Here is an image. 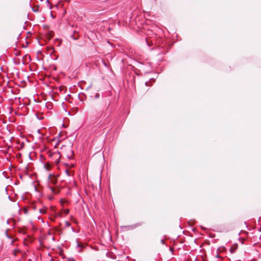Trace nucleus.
Instances as JSON below:
<instances>
[{
  "instance_id": "nucleus-7",
  "label": "nucleus",
  "mask_w": 261,
  "mask_h": 261,
  "mask_svg": "<svg viewBox=\"0 0 261 261\" xmlns=\"http://www.w3.org/2000/svg\"><path fill=\"white\" fill-rule=\"evenodd\" d=\"M40 211L41 213H44L45 211L44 210H42L40 209Z\"/></svg>"
},
{
  "instance_id": "nucleus-6",
  "label": "nucleus",
  "mask_w": 261,
  "mask_h": 261,
  "mask_svg": "<svg viewBox=\"0 0 261 261\" xmlns=\"http://www.w3.org/2000/svg\"><path fill=\"white\" fill-rule=\"evenodd\" d=\"M18 251H19V250H14V255H16V254L17 252H18Z\"/></svg>"
},
{
  "instance_id": "nucleus-9",
  "label": "nucleus",
  "mask_w": 261,
  "mask_h": 261,
  "mask_svg": "<svg viewBox=\"0 0 261 261\" xmlns=\"http://www.w3.org/2000/svg\"><path fill=\"white\" fill-rule=\"evenodd\" d=\"M50 189H51V190H52V191L53 190V188L51 186H50Z\"/></svg>"
},
{
  "instance_id": "nucleus-8",
  "label": "nucleus",
  "mask_w": 261,
  "mask_h": 261,
  "mask_svg": "<svg viewBox=\"0 0 261 261\" xmlns=\"http://www.w3.org/2000/svg\"><path fill=\"white\" fill-rule=\"evenodd\" d=\"M24 211L25 214L27 213V210L26 209H24Z\"/></svg>"
},
{
  "instance_id": "nucleus-1",
  "label": "nucleus",
  "mask_w": 261,
  "mask_h": 261,
  "mask_svg": "<svg viewBox=\"0 0 261 261\" xmlns=\"http://www.w3.org/2000/svg\"><path fill=\"white\" fill-rule=\"evenodd\" d=\"M48 155L55 163L58 164L60 162L61 155L59 152L49 151L48 152Z\"/></svg>"
},
{
  "instance_id": "nucleus-4",
  "label": "nucleus",
  "mask_w": 261,
  "mask_h": 261,
  "mask_svg": "<svg viewBox=\"0 0 261 261\" xmlns=\"http://www.w3.org/2000/svg\"><path fill=\"white\" fill-rule=\"evenodd\" d=\"M69 213V209H64V210H62V213L64 214H65L66 215L68 214Z\"/></svg>"
},
{
  "instance_id": "nucleus-2",
  "label": "nucleus",
  "mask_w": 261,
  "mask_h": 261,
  "mask_svg": "<svg viewBox=\"0 0 261 261\" xmlns=\"http://www.w3.org/2000/svg\"><path fill=\"white\" fill-rule=\"evenodd\" d=\"M238 249V245L237 244H233L230 248V251L231 253H234L237 249Z\"/></svg>"
},
{
  "instance_id": "nucleus-3",
  "label": "nucleus",
  "mask_w": 261,
  "mask_h": 261,
  "mask_svg": "<svg viewBox=\"0 0 261 261\" xmlns=\"http://www.w3.org/2000/svg\"><path fill=\"white\" fill-rule=\"evenodd\" d=\"M49 184H52L53 185H55L57 182V178L55 176H50L49 178Z\"/></svg>"
},
{
  "instance_id": "nucleus-5",
  "label": "nucleus",
  "mask_w": 261,
  "mask_h": 261,
  "mask_svg": "<svg viewBox=\"0 0 261 261\" xmlns=\"http://www.w3.org/2000/svg\"><path fill=\"white\" fill-rule=\"evenodd\" d=\"M65 223H66V225L67 226H70V223L69 222L66 221V222H65Z\"/></svg>"
}]
</instances>
